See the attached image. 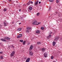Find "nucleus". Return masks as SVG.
Returning <instances> with one entry per match:
<instances>
[{
	"mask_svg": "<svg viewBox=\"0 0 62 62\" xmlns=\"http://www.w3.org/2000/svg\"><path fill=\"white\" fill-rule=\"evenodd\" d=\"M27 29L28 30H30L31 29V28L30 27H28L27 28Z\"/></svg>",
	"mask_w": 62,
	"mask_h": 62,
	"instance_id": "obj_18",
	"label": "nucleus"
},
{
	"mask_svg": "<svg viewBox=\"0 0 62 62\" xmlns=\"http://www.w3.org/2000/svg\"><path fill=\"white\" fill-rule=\"evenodd\" d=\"M22 29L21 28H18L17 30V31H20Z\"/></svg>",
	"mask_w": 62,
	"mask_h": 62,
	"instance_id": "obj_11",
	"label": "nucleus"
},
{
	"mask_svg": "<svg viewBox=\"0 0 62 62\" xmlns=\"http://www.w3.org/2000/svg\"><path fill=\"white\" fill-rule=\"evenodd\" d=\"M55 43H56L55 42H53V46H54L55 45Z\"/></svg>",
	"mask_w": 62,
	"mask_h": 62,
	"instance_id": "obj_12",
	"label": "nucleus"
},
{
	"mask_svg": "<svg viewBox=\"0 0 62 62\" xmlns=\"http://www.w3.org/2000/svg\"><path fill=\"white\" fill-rule=\"evenodd\" d=\"M29 31L28 30H27L26 31V33H29Z\"/></svg>",
	"mask_w": 62,
	"mask_h": 62,
	"instance_id": "obj_25",
	"label": "nucleus"
},
{
	"mask_svg": "<svg viewBox=\"0 0 62 62\" xmlns=\"http://www.w3.org/2000/svg\"><path fill=\"white\" fill-rule=\"evenodd\" d=\"M53 32H50V34H52V33H53Z\"/></svg>",
	"mask_w": 62,
	"mask_h": 62,
	"instance_id": "obj_42",
	"label": "nucleus"
},
{
	"mask_svg": "<svg viewBox=\"0 0 62 62\" xmlns=\"http://www.w3.org/2000/svg\"><path fill=\"white\" fill-rule=\"evenodd\" d=\"M29 8V9H30V10H32V7H30Z\"/></svg>",
	"mask_w": 62,
	"mask_h": 62,
	"instance_id": "obj_17",
	"label": "nucleus"
},
{
	"mask_svg": "<svg viewBox=\"0 0 62 62\" xmlns=\"http://www.w3.org/2000/svg\"><path fill=\"white\" fill-rule=\"evenodd\" d=\"M36 33H40V31L39 30H37L36 31Z\"/></svg>",
	"mask_w": 62,
	"mask_h": 62,
	"instance_id": "obj_13",
	"label": "nucleus"
},
{
	"mask_svg": "<svg viewBox=\"0 0 62 62\" xmlns=\"http://www.w3.org/2000/svg\"><path fill=\"white\" fill-rule=\"evenodd\" d=\"M29 54L30 55H33V52L31 51H30L29 52Z\"/></svg>",
	"mask_w": 62,
	"mask_h": 62,
	"instance_id": "obj_3",
	"label": "nucleus"
},
{
	"mask_svg": "<svg viewBox=\"0 0 62 62\" xmlns=\"http://www.w3.org/2000/svg\"><path fill=\"white\" fill-rule=\"evenodd\" d=\"M41 62H43V61H41Z\"/></svg>",
	"mask_w": 62,
	"mask_h": 62,
	"instance_id": "obj_48",
	"label": "nucleus"
},
{
	"mask_svg": "<svg viewBox=\"0 0 62 62\" xmlns=\"http://www.w3.org/2000/svg\"><path fill=\"white\" fill-rule=\"evenodd\" d=\"M52 37V35H49L47 37L48 38H51Z\"/></svg>",
	"mask_w": 62,
	"mask_h": 62,
	"instance_id": "obj_19",
	"label": "nucleus"
},
{
	"mask_svg": "<svg viewBox=\"0 0 62 62\" xmlns=\"http://www.w3.org/2000/svg\"><path fill=\"white\" fill-rule=\"evenodd\" d=\"M12 24H13V23H14V22H12Z\"/></svg>",
	"mask_w": 62,
	"mask_h": 62,
	"instance_id": "obj_45",
	"label": "nucleus"
},
{
	"mask_svg": "<svg viewBox=\"0 0 62 62\" xmlns=\"http://www.w3.org/2000/svg\"><path fill=\"white\" fill-rule=\"evenodd\" d=\"M29 43L30 44V43Z\"/></svg>",
	"mask_w": 62,
	"mask_h": 62,
	"instance_id": "obj_50",
	"label": "nucleus"
},
{
	"mask_svg": "<svg viewBox=\"0 0 62 62\" xmlns=\"http://www.w3.org/2000/svg\"><path fill=\"white\" fill-rule=\"evenodd\" d=\"M3 54V52H0V54Z\"/></svg>",
	"mask_w": 62,
	"mask_h": 62,
	"instance_id": "obj_36",
	"label": "nucleus"
},
{
	"mask_svg": "<svg viewBox=\"0 0 62 62\" xmlns=\"http://www.w3.org/2000/svg\"><path fill=\"white\" fill-rule=\"evenodd\" d=\"M25 6H26V5H25Z\"/></svg>",
	"mask_w": 62,
	"mask_h": 62,
	"instance_id": "obj_52",
	"label": "nucleus"
},
{
	"mask_svg": "<svg viewBox=\"0 0 62 62\" xmlns=\"http://www.w3.org/2000/svg\"><path fill=\"white\" fill-rule=\"evenodd\" d=\"M7 9L6 8H4V9H3V10L4 11H7Z\"/></svg>",
	"mask_w": 62,
	"mask_h": 62,
	"instance_id": "obj_20",
	"label": "nucleus"
},
{
	"mask_svg": "<svg viewBox=\"0 0 62 62\" xmlns=\"http://www.w3.org/2000/svg\"><path fill=\"white\" fill-rule=\"evenodd\" d=\"M1 27H2V26H1V25H0V29H1Z\"/></svg>",
	"mask_w": 62,
	"mask_h": 62,
	"instance_id": "obj_37",
	"label": "nucleus"
},
{
	"mask_svg": "<svg viewBox=\"0 0 62 62\" xmlns=\"http://www.w3.org/2000/svg\"><path fill=\"white\" fill-rule=\"evenodd\" d=\"M23 7H24V5H23Z\"/></svg>",
	"mask_w": 62,
	"mask_h": 62,
	"instance_id": "obj_49",
	"label": "nucleus"
},
{
	"mask_svg": "<svg viewBox=\"0 0 62 62\" xmlns=\"http://www.w3.org/2000/svg\"><path fill=\"white\" fill-rule=\"evenodd\" d=\"M42 52H45V48H42Z\"/></svg>",
	"mask_w": 62,
	"mask_h": 62,
	"instance_id": "obj_16",
	"label": "nucleus"
},
{
	"mask_svg": "<svg viewBox=\"0 0 62 62\" xmlns=\"http://www.w3.org/2000/svg\"><path fill=\"white\" fill-rule=\"evenodd\" d=\"M51 6H50V8L49 9L48 11H50V10H51Z\"/></svg>",
	"mask_w": 62,
	"mask_h": 62,
	"instance_id": "obj_30",
	"label": "nucleus"
},
{
	"mask_svg": "<svg viewBox=\"0 0 62 62\" xmlns=\"http://www.w3.org/2000/svg\"><path fill=\"white\" fill-rule=\"evenodd\" d=\"M55 13H56V14H57V13H58V12H56Z\"/></svg>",
	"mask_w": 62,
	"mask_h": 62,
	"instance_id": "obj_38",
	"label": "nucleus"
},
{
	"mask_svg": "<svg viewBox=\"0 0 62 62\" xmlns=\"http://www.w3.org/2000/svg\"><path fill=\"white\" fill-rule=\"evenodd\" d=\"M21 38V37L19 35H18V36L17 37V39H19V38Z\"/></svg>",
	"mask_w": 62,
	"mask_h": 62,
	"instance_id": "obj_31",
	"label": "nucleus"
},
{
	"mask_svg": "<svg viewBox=\"0 0 62 62\" xmlns=\"http://www.w3.org/2000/svg\"><path fill=\"white\" fill-rule=\"evenodd\" d=\"M40 14V13H38L37 14V16H39V14Z\"/></svg>",
	"mask_w": 62,
	"mask_h": 62,
	"instance_id": "obj_23",
	"label": "nucleus"
},
{
	"mask_svg": "<svg viewBox=\"0 0 62 62\" xmlns=\"http://www.w3.org/2000/svg\"><path fill=\"white\" fill-rule=\"evenodd\" d=\"M19 35L20 37H22V34H20Z\"/></svg>",
	"mask_w": 62,
	"mask_h": 62,
	"instance_id": "obj_32",
	"label": "nucleus"
},
{
	"mask_svg": "<svg viewBox=\"0 0 62 62\" xmlns=\"http://www.w3.org/2000/svg\"><path fill=\"white\" fill-rule=\"evenodd\" d=\"M33 48V45H31L30 47V50H32Z\"/></svg>",
	"mask_w": 62,
	"mask_h": 62,
	"instance_id": "obj_10",
	"label": "nucleus"
},
{
	"mask_svg": "<svg viewBox=\"0 0 62 62\" xmlns=\"http://www.w3.org/2000/svg\"><path fill=\"white\" fill-rule=\"evenodd\" d=\"M49 1L50 2H53L54 1V0H49Z\"/></svg>",
	"mask_w": 62,
	"mask_h": 62,
	"instance_id": "obj_22",
	"label": "nucleus"
},
{
	"mask_svg": "<svg viewBox=\"0 0 62 62\" xmlns=\"http://www.w3.org/2000/svg\"><path fill=\"white\" fill-rule=\"evenodd\" d=\"M0 58L1 59H3V56H0Z\"/></svg>",
	"mask_w": 62,
	"mask_h": 62,
	"instance_id": "obj_33",
	"label": "nucleus"
},
{
	"mask_svg": "<svg viewBox=\"0 0 62 62\" xmlns=\"http://www.w3.org/2000/svg\"><path fill=\"white\" fill-rule=\"evenodd\" d=\"M11 46H12V47H14V46H13V45H12Z\"/></svg>",
	"mask_w": 62,
	"mask_h": 62,
	"instance_id": "obj_40",
	"label": "nucleus"
},
{
	"mask_svg": "<svg viewBox=\"0 0 62 62\" xmlns=\"http://www.w3.org/2000/svg\"><path fill=\"white\" fill-rule=\"evenodd\" d=\"M0 40H2V41H6V40L3 39H1Z\"/></svg>",
	"mask_w": 62,
	"mask_h": 62,
	"instance_id": "obj_15",
	"label": "nucleus"
},
{
	"mask_svg": "<svg viewBox=\"0 0 62 62\" xmlns=\"http://www.w3.org/2000/svg\"><path fill=\"white\" fill-rule=\"evenodd\" d=\"M60 38L58 36H56L55 37V39H54V41H57V40L59 39Z\"/></svg>",
	"mask_w": 62,
	"mask_h": 62,
	"instance_id": "obj_1",
	"label": "nucleus"
},
{
	"mask_svg": "<svg viewBox=\"0 0 62 62\" xmlns=\"http://www.w3.org/2000/svg\"><path fill=\"white\" fill-rule=\"evenodd\" d=\"M23 45H24L25 44V41H24L23 42Z\"/></svg>",
	"mask_w": 62,
	"mask_h": 62,
	"instance_id": "obj_21",
	"label": "nucleus"
},
{
	"mask_svg": "<svg viewBox=\"0 0 62 62\" xmlns=\"http://www.w3.org/2000/svg\"><path fill=\"white\" fill-rule=\"evenodd\" d=\"M56 3H59V0H56Z\"/></svg>",
	"mask_w": 62,
	"mask_h": 62,
	"instance_id": "obj_27",
	"label": "nucleus"
},
{
	"mask_svg": "<svg viewBox=\"0 0 62 62\" xmlns=\"http://www.w3.org/2000/svg\"><path fill=\"white\" fill-rule=\"evenodd\" d=\"M30 1V3H31V4H33V2L32 1Z\"/></svg>",
	"mask_w": 62,
	"mask_h": 62,
	"instance_id": "obj_34",
	"label": "nucleus"
},
{
	"mask_svg": "<svg viewBox=\"0 0 62 62\" xmlns=\"http://www.w3.org/2000/svg\"><path fill=\"white\" fill-rule=\"evenodd\" d=\"M39 3V1H37L36 2H35L34 3V6H36L38 4V3Z\"/></svg>",
	"mask_w": 62,
	"mask_h": 62,
	"instance_id": "obj_5",
	"label": "nucleus"
},
{
	"mask_svg": "<svg viewBox=\"0 0 62 62\" xmlns=\"http://www.w3.org/2000/svg\"><path fill=\"white\" fill-rule=\"evenodd\" d=\"M9 2H11V0H9Z\"/></svg>",
	"mask_w": 62,
	"mask_h": 62,
	"instance_id": "obj_41",
	"label": "nucleus"
},
{
	"mask_svg": "<svg viewBox=\"0 0 62 62\" xmlns=\"http://www.w3.org/2000/svg\"><path fill=\"white\" fill-rule=\"evenodd\" d=\"M30 4V1L29 2H28L27 3V6L29 5Z\"/></svg>",
	"mask_w": 62,
	"mask_h": 62,
	"instance_id": "obj_14",
	"label": "nucleus"
},
{
	"mask_svg": "<svg viewBox=\"0 0 62 62\" xmlns=\"http://www.w3.org/2000/svg\"><path fill=\"white\" fill-rule=\"evenodd\" d=\"M30 60V58H28L27 59V60L26 61V62H29Z\"/></svg>",
	"mask_w": 62,
	"mask_h": 62,
	"instance_id": "obj_8",
	"label": "nucleus"
},
{
	"mask_svg": "<svg viewBox=\"0 0 62 62\" xmlns=\"http://www.w3.org/2000/svg\"><path fill=\"white\" fill-rule=\"evenodd\" d=\"M37 43L38 44H41V42H38Z\"/></svg>",
	"mask_w": 62,
	"mask_h": 62,
	"instance_id": "obj_24",
	"label": "nucleus"
},
{
	"mask_svg": "<svg viewBox=\"0 0 62 62\" xmlns=\"http://www.w3.org/2000/svg\"><path fill=\"white\" fill-rule=\"evenodd\" d=\"M53 58H54V56H51V59H53Z\"/></svg>",
	"mask_w": 62,
	"mask_h": 62,
	"instance_id": "obj_26",
	"label": "nucleus"
},
{
	"mask_svg": "<svg viewBox=\"0 0 62 62\" xmlns=\"http://www.w3.org/2000/svg\"><path fill=\"white\" fill-rule=\"evenodd\" d=\"M4 23V26H7L8 25V23H5V22Z\"/></svg>",
	"mask_w": 62,
	"mask_h": 62,
	"instance_id": "obj_6",
	"label": "nucleus"
},
{
	"mask_svg": "<svg viewBox=\"0 0 62 62\" xmlns=\"http://www.w3.org/2000/svg\"><path fill=\"white\" fill-rule=\"evenodd\" d=\"M19 41H20V42H23V40H20Z\"/></svg>",
	"mask_w": 62,
	"mask_h": 62,
	"instance_id": "obj_29",
	"label": "nucleus"
},
{
	"mask_svg": "<svg viewBox=\"0 0 62 62\" xmlns=\"http://www.w3.org/2000/svg\"><path fill=\"white\" fill-rule=\"evenodd\" d=\"M23 16H25V15H23Z\"/></svg>",
	"mask_w": 62,
	"mask_h": 62,
	"instance_id": "obj_46",
	"label": "nucleus"
},
{
	"mask_svg": "<svg viewBox=\"0 0 62 62\" xmlns=\"http://www.w3.org/2000/svg\"><path fill=\"white\" fill-rule=\"evenodd\" d=\"M44 27H41V30H44Z\"/></svg>",
	"mask_w": 62,
	"mask_h": 62,
	"instance_id": "obj_28",
	"label": "nucleus"
},
{
	"mask_svg": "<svg viewBox=\"0 0 62 62\" xmlns=\"http://www.w3.org/2000/svg\"><path fill=\"white\" fill-rule=\"evenodd\" d=\"M24 59H26V58H24Z\"/></svg>",
	"mask_w": 62,
	"mask_h": 62,
	"instance_id": "obj_44",
	"label": "nucleus"
},
{
	"mask_svg": "<svg viewBox=\"0 0 62 62\" xmlns=\"http://www.w3.org/2000/svg\"><path fill=\"white\" fill-rule=\"evenodd\" d=\"M37 23H38V22L36 21L33 23L32 24L33 25H37Z\"/></svg>",
	"mask_w": 62,
	"mask_h": 62,
	"instance_id": "obj_4",
	"label": "nucleus"
},
{
	"mask_svg": "<svg viewBox=\"0 0 62 62\" xmlns=\"http://www.w3.org/2000/svg\"><path fill=\"white\" fill-rule=\"evenodd\" d=\"M15 52L14 51H13L11 54L10 55L11 56H13L14 55H15Z\"/></svg>",
	"mask_w": 62,
	"mask_h": 62,
	"instance_id": "obj_2",
	"label": "nucleus"
},
{
	"mask_svg": "<svg viewBox=\"0 0 62 62\" xmlns=\"http://www.w3.org/2000/svg\"><path fill=\"white\" fill-rule=\"evenodd\" d=\"M17 22H18V21H17Z\"/></svg>",
	"mask_w": 62,
	"mask_h": 62,
	"instance_id": "obj_51",
	"label": "nucleus"
},
{
	"mask_svg": "<svg viewBox=\"0 0 62 62\" xmlns=\"http://www.w3.org/2000/svg\"><path fill=\"white\" fill-rule=\"evenodd\" d=\"M44 55L45 57H47V53H45L44 54Z\"/></svg>",
	"mask_w": 62,
	"mask_h": 62,
	"instance_id": "obj_7",
	"label": "nucleus"
},
{
	"mask_svg": "<svg viewBox=\"0 0 62 62\" xmlns=\"http://www.w3.org/2000/svg\"><path fill=\"white\" fill-rule=\"evenodd\" d=\"M21 24V23H19V24Z\"/></svg>",
	"mask_w": 62,
	"mask_h": 62,
	"instance_id": "obj_47",
	"label": "nucleus"
},
{
	"mask_svg": "<svg viewBox=\"0 0 62 62\" xmlns=\"http://www.w3.org/2000/svg\"><path fill=\"white\" fill-rule=\"evenodd\" d=\"M4 39H7V40H9L10 39V38L8 37H5Z\"/></svg>",
	"mask_w": 62,
	"mask_h": 62,
	"instance_id": "obj_9",
	"label": "nucleus"
},
{
	"mask_svg": "<svg viewBox=\"0 0 62 62\" xmlns=\"http://www.w3.org/2000/svg\"><path fill=\"white\" fill-rule=\"evenodd\" d=\"M40 23H41L40 22H39L38 23V24H37V25H38V24H40Z\"/></svg>",
	"mask_w": 62,
	"mask_h": 62,
	"instance_id": "obj_35",
	"label": "nucleus"
},
{
	"mask_svg": "<svg viewBox=\"0 0 62 62\" xmlns=\"http://www.w3.org/2000/svg\"><path fill=\"white\" fill-rule=\"evenodd\" d=\"M40 3H41V2H39V4H40Z\"/></svg>",
	"mask_w": 62,
	"mask_h": 62,
	"instance_id": "obj_43",
	"label": "nucleus"
},
{
	"mask_svg": "<svg viewBox=\"0 0 62 62\" xmlns=\"http://www.w3.org/2000/svg\"><path fill=\"white\" fill-rule=\"evenodd\" d=\"M21 10V9H20L19 10V11L20 12Z\"/></svg>",
	"mask_w": 62,
	"mask_h": 62,
	"instance_id": "obj_39",
	"label": "nucleus"
}]
</instances>
